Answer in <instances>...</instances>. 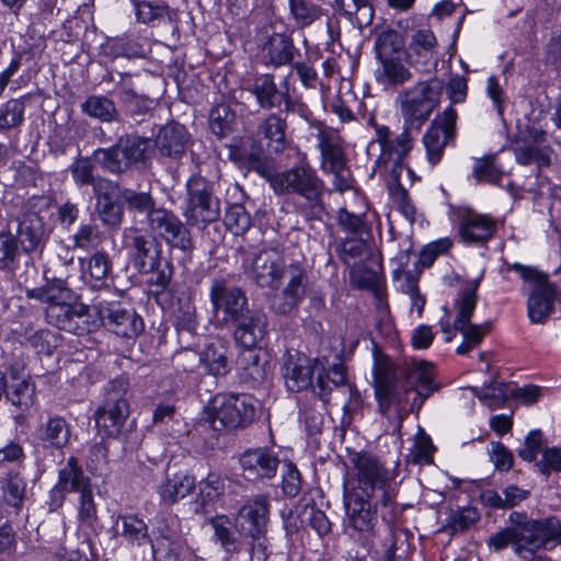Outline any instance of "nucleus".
Instances as JSON below:
<instances>
[{"mask_svg": "<svg viewBox=\"0 0 561 561\" xmlns=\"http://www.w3.org/2000/svg\"><path fill=\"white\" fill-rule=\"evenodd\" d=\"M373 378L375 397L379 412L389 417L393 411L397 416L419 413L424 401L437 390L434 381V366L426 362H416L409 368L404 380H400L396 364L371 340Z\"/></svg>", "mask_w": 561, "mask_h": 561, "instance_id": "f257e3e1", "label": "nucleus"}, {"mask_svg": "<svg viewBox=\"0 0 561 561\" xmlns=\"http://www.w3.org/2000/svg\"><path fill=\"white\" fill-rule=\"evenodd\" d=\"M397 476L394 468H388L373 453L356 451L350 457L344 492L381 502L383 508H392L399 492Z\"/></svg>", "mask_w": 561, "mask_h": 561, "instance_id": "f03ea898", "label": "nucleus"}, {"mask_svg": "<svg viewBox=\"0 0 561 561\" xmlns=\"http://www.w3.org/2000/svg\"><path fill=\"white\" fill-rule=\"evenodd\" d=\"M316 373L318 394L323 401L331 392L330 383L337 387L346 381V367L339 354L333 356L332 362L325 356L312 360L297 351L285 354L283 377L289 391L299 392L309 388Z\"/></svg>", "mask_w": 561, "mask_h": 561, "instance_id": "7ed1b4c3", "label": "nucleus"}, {"mask_svg": "<svg viewBox=\"0 0 561 561\" xmlns=\"http://www.w3.org/2000/svg\"><path fill=\"white\" fill-rule=\"evenodd\" d=\"M255 407L245 394L217 393L201 414V422L215 432L236 430L254 420Z\"/></svg>", "mask_w": 561, "mask_h": 561, "instance_id": "20e7f679", "label": "nucleus"}, {"mask_svg": "<svg viewBox=\"0 0 561 561\" xmlns=\"http://www.w3.org/2000/svg\"><path fill=\"white\" fill-rule=\"evenodd\" d=\"M524 280L523 293L527 296V316L533 323H543L552 313L554 304L561 302V293L547 274L519 263L510 266Z\"/></svg>", "mask_w": 561, "mask_h": 561, "instance_id": "39448f33", "label": "nucleus"}, {"mask_svg": "<svg viewBox=\"0 0 561 561\" xmlns=\"http://www.w3.org/2000/svg\"><path fill=\"white\" fill-rule=\"evenodd\" d=\"M483 272L472 279L463 283L455 299L457 311L454 330L462 334L463 341L457 347L458 355H466L470 350L478 346L490 330L489 323L471 324V318L477 307L478 289L483 279Z\"/></svg>", "mask_w": 561, "mask_h": 561, "instance_id": "423d86ee", "label": "nucleus"}, {"mask_svg": "<svg viewBox=\"0 0 561 561\" xmlns=\"http://www.w3.org/2000/svg\"><path fill=\"white\" fill-rule=\"evenodd\" d=\"M266 179L277 195L296 194L312 206H322L324 183L306 161L275 173H270L266 169Z\"/></svg>", "mask_w": 561, "mask_h": 561, "instance_id": "0eeeda50", "label": "nucleus"}, {"mask_svg": "<svg viewBox=\"0 0 561 561\" xmlns=\"http://www.w3.org/2000/svg\"><path fill=\"white\" fill-rule=\"evenodd\" d=\"M104 327L117 336L134 339L144 331L137 312L119 301L99 300L92 306L89 333Z\"/></svg>", "mask_w": 561, "mask_h": 561, "instance_id": "6e6552de", "label": "nucleus"}, {"mask_svg": "<svg viewBox=\"0 0 561 561\" xmlns=\"http://www.w3.org/2000/svg\"><path fill=\"white\" fill-rule=\"evenodd\" d=\"M186 205L183 211L191 226L205 227L220 215L219 199L214 196L213 184L201 175H192L186 182Z\"/></svg>", "mask_w": 561, "mask_h": 561, "instance_id": "1a4fd4ad", "label": "nucleus"}, {"mask_svg": "<svg viewBox=\"0 0 561 561\" xmlns=\"http://www.w3.org/2000/svg\"><path fill=\"white\" fill-rule=\"evenodd\" d=\"M412 148V139L407 130L393 136L389 127L375 126V138L367 146V154L373 160L374 171L391 165L392 172L401 165L403 158Z\"/></svg>", "mask_w": 561, "mask_h": 561, "instance_id": "9d476101", "label": "nucleus"}, {"mask_svg": "<svg viewBox=\"0 0 561 561\" xmlns=\"http://www.w3.org/2000/svg\"><path fill=\"white\" fill-rule=\"evenodd\" d=\"M443 89V81L432 79L419 82L401 95V114L404 124L420 128L435 108Z\"/></svg>", "mask_w": 561, "mask_h": 561, "instance_id": "9b49d317", "label": "nucleus"}, {"mask_svg": "<svg viewBox=\"0 0 561 561\" xmlns=\"http://www.w3.org/2000/svg\"><path fill=\"white\" fill-rule=\"evenodd\" d=\"M150 146L151 141L148 138L130 135L121 137L110 148L96 149L94 157L110 172L121 173L133 165L144 163Z\"/></svg>", "mask_w": 561, "mask_h": 561, "instance_id": "f8f14e48", "label": "nucleus"}, {"mask_svg": "<svg viewBox=\"0 0 561 561\" xmlns=\"http://www.w3.org/2000/svg\"><path fill=\"white\" fill-rule=\"evenodd\" d=\"M127 382L124 379H114L108 382L104 403L94 413L95 424L106 435H117L129 415V404L124 398Z\"/></svg>", "mask_w": 561, "mask_h": 561, "instance_id": "ddd939ff", "label": "nucleus"}, {"mask_svg": "<svg viewBox=\"0 0 561 561\" xmlns=\"http://www.w3.org/2000/svg\"><path fill=\"white\" fill-rule=\"evenodd\" d=\"M520 541L517 556L527 558L538 549L550 550L561 542V524L556 517L541 520L520 519Z\"/></svg>", "mask_w": 561, "mask_h": 561, "instance_id": "4468645a", "label": "nucleus"}, {"mask_svg": "<svg viewBox=\"0 0 561 561\" xmlns=\"http://www.w3.org/2000/svg\"><path fill=\"white\" fill-rule=\"evenodd\" d=\"M123 242L133 266L141 274H149L160 266L161 245L157 239L137 228H126Z\"/></svg>", "mask_w": 561, "mask_h": 561, "instance_id": "2eb2a0df", "label": "nucleus"}, {"mask_svg": "<svg viewBox=\"0 0 561 561\" xmlns=\"http://www.w3.org/2000/svg\"><path fill=\"white\" fill-rule=\"evenodd\" d=\"M209 298L216 313H222L225 322L239 321L248 311L245 293L237 286L228 285L222 279L213 282Z\"/></svg>", "mask_w": 561, "mask_h": 561, "instance_id": "dca6fc26", "label": "nucleus"}, {"mask_svg": "<svg viewBox=\"0 0 561 561\" xmlns=\"http://www.w3.org/2000/svg\"><path fill=\"white\" fill-rule=\"evenodd\" d=\"M92 306L66 301L45 309L46 320L59 330L83 335L89 333Z\"/></svg>", "mask_w": 561, "mask_h": 561, "instance_id": "f3484780", "label": "nucleus"}, {"mask_svg": "<svg viewBox=\"0 0 561 561\" xmlns=\"http://www.w3.org/2000/svg\"><path fill=\"white\" fill-rule=\"evenodd\" d=\"M456 122L457 112L453 105H449L435 118L432 126L424 134L423 144L428 162L432 165H435L440 161L444 148L454 139Z\"/></svg>", "mask_w": 561, "mask_h": 561, "instance_id": "a211bd4d", "label": "nucleus"}, {"mask_svg": "<svg viewBox=\"0 0 561 561\" xmlns=\"http://www.w3.org/2000/svg\"><path fill=\"white\" fill-rule=\"evenodd\" d=\"M148 225L150 230L161 237L171 248L182 251L191 249L190 231L173 213L158 208L151 213Z\"/></svg>", "mask_w": 561, "mask_h": 561, "instance_id": "6ab92c4d", "label": "nucleus"}, {"mask_svg": "<svg viewBox=\"0 0 561 561\" xmlns=\"http://www.w3.org/2000/svg\"><path fill=\"white\" fill-rule=\"evenodd\" d=\"M287 270L277 249H262L253 255L251 276L260 287L277 288Z\"/></svg>", "mask_w": 561, "mask_h": 561, "instance_id": "aec40b11", "label": "nucleus"}, {"mask_svg": "<svg viewBox=\"0 0 561 561\" xmlns=\"http://www.w3.org/2000/svg\"><path fill=\"white\" fill-rule=\"evenodd\" d=\"M284 277H287L285 287L271 300L272 309L282 314L290 312L301 302L307 287L306 272L298 263L289 264Z\"/></svg>", "mask_w": 561, "mask_h": 561, "instance_id": "412c9836", "label": "nucleus"}, {"mask_svg": "<svg viewBox=\"0 0 561 561\" xmlns=\"http://www.w3.org/2000/svg\"><path fill=\"white\" fill-rule=\"evenodd\" d=\"M237 522L248 536L266 534L270 522V499L265 494L248 497L238 511Z\"/></svg>", "mask_w": 561, "mask_h": 561, "instance_id": "4be33fe9", "label": "nucleus"}, {"mask_svg": "<svg viewBox=\"0 0 561 561\" xmlns=\"http://www.w3.org/2000/svg\"><path fill=\"white\" fill-rule=\"evenodd\" d=\"M343 502L350 527L360 533L374 528L377 522V510L381 507V502L346 492L343 493Z\"/></svg>", "mask_w": 561, "mask_h": 561, "instance_id": "5701e85b", "label": "nucleus"}, {"mask_svg": "<svg viewBox=\"0 0 561 561\" xmlns=\"http://www.w3.org/2000/svg\"><path fill=\"white\" fill-rule=\"evenodd\" d=\"M240 466L247 480L271 479L275 477L279 459L268 448H253L240 456Z\"/></svg>", "mask_w": 561, "mask_h": 561, "instance_id": "b1692460", "label": "nucleus"}, {"mask_svg": "<svg viewBox=\"0 0 561 561\" xmlns=\"http://www.w3.org/2000/svg\"><path fill=\"white\" fill-rule=\"evenodd\" d=\"M110 531L115 538H122L127 545L141 547L149 545L150 533L147 523L137 514H113Z\"/></svg>", "mask_w": 561, "mask_h": 561, "instance_id": "393cba45", "label": "nucleus"}, {"mask_svg": "<svg viewBox=\"0 0 561 561\" xmlns=\"http://www.w3.org/2000/svg\"><path fill=\"white\" fill-rule=\"evenodd\" d=\"M196 488V479L188 471L167 473L156 485V492L160 503L173 505L193 493Z\"/></svg>", "mask_w": 561, "mask_h": 561, "instance_id": "a878e982", "label": "nucleus"}, {"mask_svg": "<svg viewBox=\"0 0 561 561\" xmlns=\"http://www.w3.org/2000/svg\"><path fill=\"white\" fill-rule=\"evenodd\" d=\"M4 394L11 404L22 411L32 407L35 397V386L31 381L30 375L23 368L10 367Z\"/></svg>", "mask_w": 561, "mask_h": 561, "instance_id": "bb28decb", "label": "nucleus"}, {"mask_svg": "<svg viewBox=\"0 0 561 561\" xmlns=\"http://www.w3.org/2000/svg\"><path fill=\"white\" fill-rule=\"evenodd\" d=\"M34 438L45 449L62 450L71 438V425L60 415H51L34 433Z\"/></svg>", "mask_w": 561, "mask_h": 561, "instance_id": "cd10ccee", "label": "nucleus"}, {"mask_svg": "<svg viewBox=\"0 0 561 561\" xmlns=\"http://www.w3.org/2000/svg\"><path fill=\"white\" fill-rule=\"evenodd\" d=\"M234 340L244 348H254L266 336V317L257 311H248L242 319L236 321Z\"/></svg>", "mask_w": 561, "mask_h": 561, "instance_id": "c85d7f7f", "label": "nucleus"}, {"mask_svg": "<svg viewBox=\"0 0 561 561\" xmlns=\"http://www.w3.org/2000/svg\"><path fill=\"white\" fill-rule=\"evenodd\" d=\"M519 127V135L524 136L527 134L530 138V142L524 141L522 145H517L514 149L516 161L519 164L528 165L536 164L539 168L547 167L550 163V156L546 147L541 144L542 130L539 127L531 126L526 128L525 131Z\"/></svg>", "mask_w": 561, "mask_h": 561, "instance_id": "c756f323", "label": "nucleus"}, {"mask_svg": "<svg viewBox=\"0 0 561 561\" xmlns=\"http://www.w3.org/2000/svg\"><path fill=\"white\" fill-rule=\"evenodd\" d=\"M317 140L321 153V170L324 173L344 170L346 161L339 136L334 131L319 129Z\"/></svg>", "mask_w": 561, "mask_h": 561, "instance_id": "7c9ffc66", "label": "nucleus"}, {"mask_svg": "<svg viewBox=\"0 0 561 561\" xmlns=\"http://www.w3.org/2000/svg\"><path fill=\"white\" fill-rule=\"evenodd\" d=\"M43 237L44 225L37 214H26L18 218L16 237L14 238L25 253L42 252Z\"/></svg>", "mask_w": 561, "mask_h": 561, "instance_id": "2f4dec72", "label": "nucleus"}, {"mask_svg": "<svg viewBox=\"0 0 561 561\" xmlns=\"http://www.w3.org/2000/svg\"><path fill=\"white\" fill-rule=\"evenodd\" d=\"M496 231V222L489 216L470 213L459 225V234L465 242L484 243Z\"/></svg>", "mask_w": 561, "mask_h": 561, "instance_id": "473e14b6", "label": "nucleus"}, {"mask_svg": "<svg viewBox=\"0 0 561 561\" xmlns=\"http://www.w3.org/2000/svg\"><path fill=\"white\" fill-rule=\"evenodd\" d=\"M176 539L178 533L173 527L164 519L158 522L152 528L149 541L153 559L156 561H172Z\"/></svg>", "mask_w": 561, "mask_h": 561, "instance_id": "72a5a7b5", "label": "nucleus"}, {"mask_svg": "<svg viewBox=\"0 0 561 561\" xmlns=\"http://www.w3.org/2000/svg\"><path fill=\"white\" fill-rule=\"evenodd\" d=\"M25 294L28 299L37 300L45 305L46 308L54 304L60 305L66 301H75L76 299L73 291L59 278L47 282L41 287L26 288Z\"/></svg>", "mask_w": 561, "mask_h": 561, "instance_id": "f704fd0d", "label": "nucleus"}, {"mask_svg": "<svg viewBox=\"0 0 561 561\" xmlns=\"http://www.w3.org/2000/svg\"><path fill=\"white\" fill-rule=\"evenodd\" d=\"M407 56L378 58L379 67L375 71L378 83L383 85H400L411 78V72L405 66Z\"/></svg>", "mask_w": 561, "mask_h": 561, "instance_id": "c9c22d12", "label": "nucleus"}, {"mask_svg": "<svg viewBox=\"0 0 561 561\" xmlns=\"http://www.w3.org/2000/svg\"><path fill=\"white\" fill-rule=\"evenodd\" d=\"M59 486L69 493H78L92 489L91 479L84 473L76 457L67 459L65 466L58 470Z\"/></svg>", "mask_w": 561, "mask_h": 561, "instance_id": "e433bc0d", "label": "nucleus"}, {"mask_svg": "<svg viewBox=\"0 0 561 561\" xmlns=\"http://www.w3.org/2000/svg\"><path fill=\"white\" fill-rule=\"evenodd\" d=\"M76 511L78 528L87 536L96 535L101 526L92 489L78 495Z\"/></svg>", "mask_w": 561, "mask_h": 561, "instance_id": "4c0bfd02", "label": "nucleus"}, {"mask_svg": "<svg viewBox=\"0 0 561 561\" xmlns=\"http://www.w3.org/2000/svg\"><path fill=\"white\" fill-rule=\"evenodd\" d=\"M199 365L210 376L220 377L231 369L228 348L221 342L208 344L198 355Z\"/></svg>", "mask_w": 561, "mask_h": 561, "instance_id": "58836bf2", "label": "nucleus"}, {"mask_svg": "<svg viewBox=\"0 0 561 561\" xmlns=\"http://www.w3.org/2000/svg\"><path fill=\"white\" fill-rule=\"evenodd\" d=\"M80 107L83 114L102 123H113L118 121L119 117L114 101L105 95H89Z\"/></svg>", "mask_w": 561, "mask_h": 561, "instance_id": "ea45409f", "label": "nucleus"}, {"mask_svg": "<svg viewBox=\"0 0 561 561\" xmlns=\"http://www.w3.org/2000/svg\"><path fill=\"white\" fill-rule=\"evenodd\" d=\"M115 93L123 106L133 114H142L150 108L151 101L135 92L131 78L128 75H121Z\"/></svg>", "mask_w": 561, "mask_h": 561, "instance_id": "a19ab883", "label": "nucleus"}, {"mask_svg": "<svg viewBox=\"0 0 561 561\" xmlns=\"http://www.w3.org/2000/svg\"><path fill=\"white\" fill-rule=\"evenodd\" d=\"M1 491L4 503L19 512L23 506L26 492V481L22 471L10 470L1 480Z\"/></svg>", "mask_w": 561, "mask_h": 561, "instance_id": "79ce46f5", "label": "nucleus"}, {"mask_svg": "<svg viewBox=\"0 0 561 561\" xmlns=\"http://www.w3.org/2000/svg\"><path fill=\"white\" fill-rule=\"evenodd\" d=\"M249 91L255 96L261 108L271 110L280 105L282 94L270 75L257 77Z\"/></svg>", "mask_w": 561, "mask_h": 561, "instance_id": "37998d69", "label": "nucleus"}, {"mask_svg": "<svg viewBox=\"0 0 561 561\" xmlns=\"http://www.w3.org/2000/svg\"><path fill=\"white\" fill-rule=\"evenodd\" d=\"M268 64L280 67L293 61L296 53L293 39L286 34L273 35L266 44Z\"/></svg>", "mask_w": 561, "mask_h": 561, "instance_id": "c03bdc74", "label": "nucleus"}, {"mask_svg": "<svg viewBox=\"0 0 561 561\" xmlns=\"http://www.w3.org/2000/svg\"><path fill=\"white\" fill-rule=\"evenodd\" d=\"M187 133L183 125H172L163 128L159 136V147L163 156L176 158L186 148Z\"/></svg>", "mask_w": 561, "mask_h": 561, "instance_id": "a18cd8bd", "label": "nucleus"}, {"mask_svg": "<svg viewBox=\"0 0 561 561\" xmlns=\"http://www.w3.org/2000/svg\"><path fill=\"white\" fill-rule=\"evenodd\" d=\"M136 21L141 24L157 26L170 19V8L165 3L152 1H134Z\"/></svg>", "mask_w": 561, "mask_h": 561, "instance_id": "49530a36", "label": "nucleus"}, {"mask_svg": "<svg viewBox=\"0 0 561 561\" xmlns=\"http://www.w3.org/2000/svg\"><path fill=\"white\" fill-rule=\"evenodd\" d=\"M470 391L489 408L500 409L513 398V382L494 381L484 386L479 393L477 388H470Z\"/></svg>", "mask_w": 561, "mask_h": 561, "instance_id": "de8ad7c7", "label": "nucleus"}, {"mask_svg": "<svg viewBox=\"0 0 561 561\" xmlns=\"http://www.w3.org/2000/svg\"><path fill=\"white\" fill-rule=\"evenodd\" d=\"M526 516L517 512H513L510 515L512 523L516 524L513 527H505L500 531L489 537L486 543L489 549L493 551H500L506 548L508 545L514 546V550L517 553V543L520 541V519H525Z\"/></svg>", "mask_w": 561, "mask_h": 561, "instance_id": "09e8293b", "label": "nucleus"}, {"mask_svg": "<svg viewBox=\"0 0 561 561\" xmlns=\"http://www.w3.org/2000/svg\"><path fill=\"white\" fill-rule=\"evenodd\" d=\"M237 116L227 104L214 106L209 114V128L218 138H225L234 131Z\"/></svg>", "mask_w": 561, "mask_h": 561, "instance_id": "8fccbe9b", "label": "nucleus"}, {"mask_svg": "<svg viewBox=\"0 0 561 561\" xmlns=\"http://www.w3.org/2000/svg\"><path fill=\"white\" fill-rule=\"evenodd\" d=\"M376 58L408 56L402 35L394 30L381 31L375 42Z\"/></svg>", "mask_w": 561, "mask_h": 561, "instance_id": "3c124183", "label": "nucleus"}, {"mask_svg": "<svg viewBox=\"0 0 561 561\" xmlns=\"http://www.w3.org/2000/svg\"><path fill=\"white\" fill-rule=\"evenodd\" d=\"M435 44V35L430 30H420L412 37L409 57L413 58V54H421V50L425 54L426 60L423 62V72H430L436 67V60L433 56Z\"/></svg>", "mask_w": 561, "mask_h": 561, "instance_id": "603ef678", "label": "nucleus"}, {"mask_svg": "<svg viewBox=\"0 0 561 561\" xmlns=\"http://www.w3.org/2000/svg\"><path fill=\"white\" fill-rule=\"evenodd\" d=\"M259 133L266 140L268 148L274 152H282L285 148V122L276 114L267 116L260 125Z\"/></svg>", "mask_w": 561, "mask_h": 561, "instance_id": "864d4df0", "label": "nucleus"}, {"mask_svg": "<svg viewBox=\"0 0 561 561\" xmlns=\"http://www.w3.org/2000/svg\"><path fill=\"white\" fill-rule=\"evenodd\" d=\"M70 171L72 179L77 185H90L94 187V192L103 188H112L111 183L103 180L95 181L93 175V163L89 158H79L71 165Z\"/></svg>", "mask_w": 561, "mask_h": 561, "instance_id": "5fc2aeb1", "label": "nucleus"}, {"mask_svg": "<svg viewBox=\"0 0 561 561\" xmlns=\"http://www.w3.org/2000/svg\"><path fill=\"white\" fill-rule=\"evenodd\" d=\"M95 192L96 205L101 220L108 226H117L122 221L123 210L122 207L112 199L107 188Z\"/></svg>", "mask_w": 561, "mask_h": 561, "instance_id": "6e6d98bb", "label": "nucleus"}, {"mask_svg": "<svg viewBox=\"0 0 561 561\" xmlns=\"http://www.w3.org/2000/svg\"><path fill=\"white\" fill-rule=\"evenodd\" d=\"M237 365L242 370L243 377L253 382H259L265 377L264 366L260 363V356L253 348H244Z\"/></svg>", "mask_w": 561, "mask_h": 561, "instance_id": "4d7b16f0", "label": "nucleus"}, {"mask_svg": "<svg viewBox=\"0 0 561 561\" xmlns=\"http://www.w3.org/2000/svg\"><path fill=\"white\" fill-rule=\"evenodd\" d=\"M103 53L104 55L112 58H136L141 57L144 55L142 46L138 42L131 41L127 37H121L108 41L103 46Z\"/></svg>", "mask_w": 561, "mask_h": 561, "instance_id": "13d9d810", "label": "nucleus"}, {"mask_svg": "<svg viewBox=\"0 0 561 561\" xmlns=\"http://www.w3.org/2000/svg\"><path fill=\"white\" fill-rule=\"evenodd\" d=\"M20 263V250L11 233H0V270L12 272Z\"/></svg>", "mask_w": 561, "mask_h": 561, "instance_id": "bf43d9fd", "label": "nucleus"}, {"mask_svg": "<svg viewBox=\"0 0 561 561\" xmlns=\"http://www.w3.org/2000/svg\"><path fill=\"white\" fill-rule=\"evenodd\" d=\"M225 225L232 234L247 232L251 226V218L244 206L238 203L229 205L225 214Z\"/></svg>", "mask_w": 561, "mask_h": 561, "instance_id": "052dcab7", "label": "nucleus"}, {"mask_svg": "<svg viewBox=\"0 0 561 561\" xmlns=\"http://www.w3.org/2000/svg\"><path fill=\"white\" fill-rule=\"evenodd\" d=\"M123 199L127 204L130 211L136 215H144L149 221V217L152 211L158 208L154 207V202L149 193L136 192L133 190H126L123 193Z\"/></svg>", "mask_w": 561, "mask_h": 561, "instance_id": "680f3d73", "label": "nucleus"}, {"mask_svg": "<svg viewBox=\"0 0 561 561\" xmlns=\"http://www.w3.org/2000/svg\"><path fill=\"white\" fill-rule=\"evenodd\" d=\"M25 105L19 99H11L0 106V130L20 125L24 119Z\"/></svg>", "mask_w": 561, "mask_h": 561, "instance_id": "e2e57ef3", "label": "nucleus"}, {"mask_svg": "<svg viewBox=\"0 0 561 561\" xmlns=\"http://www.w3.org/2000/svg\"><path fill=\"white\" fill-rule=\"evenodd\" d=\"M71 240L75 248L89 251L100 245L102 236L96 225L81 224Z\"/></svg>", "mask_w": 561, "mask_h": 561, "instance_id": "0e129e2a", "label": "nucleus"}, {"mask_svg": "<svg viewBox=\"0 0 561 561\" xmlns=\"http://www.w3.org/2000/svg\"><path fill=\"white\" fill-rule=\"evenodd\" d=\"M199 496L204 504L215 502L226 490V479L220 474L210 472L198 483Z\"/></svg>", "mask_w": 561, "mask_h": 561, "instance_id": "69168bd1", "label": "nucleus"}, {"mask_svg": "<svg viewBox=\"0 0 561 561\" xmlns=\"http://www.w3.org/2000/svg\"><path fill=\"white\" fill-rule=\"evenodd\" d=\"M389 195L398 211L410 224H413L416 219V208L411 202L408 191L400 183H398L389 187Z\"/></svg>", "mask_w": 561, "mask_h": 561, "instance_id": "338daca9", "label": "nucleus"}, {"mask_svg": "<svg viewBox=\"0 0 561 561\" xmlns=\"http://www.w3.org/2000/svg\"><path fill=\"white\" fill-rule=\"evenodd\" d=\"M79 262L83 272H88L95 280L105 279L111 270L108 256L104 252H96L88 260L79 259Z\"/></svg>", "mask_w": 561, "mask_h": 561, "instance_id": "774afa93", "label": "nucleus"}]
</instances>
